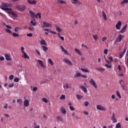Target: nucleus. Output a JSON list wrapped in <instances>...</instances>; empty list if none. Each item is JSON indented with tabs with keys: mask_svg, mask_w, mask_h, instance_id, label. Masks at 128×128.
<instances>
[{
	"mask_svg": "<svg viewBox=\"0 0 128 128\" xmlns=\"http://www.w3.org/2000/svg\"><path fill=\"white\" fill-rule=\"evenodd\" d=\"M10 4L8 3L4 2L2 3V10L8 11V13L12 14L14 18H18V15L12 11V8H10Z\"/></svg>",
	"mask_w": 128,
	"mask_h": 128,
	"instance_id": "nucleus-1",
	"label": "nucleus"
},
{
	"mask_svg": "<svg viewBox=\"0 0 128 128\" xmlns=\"http://www.w3.org/2000/svg\"><path fill=\"white\" fill-rule=\"evenodd\" d=\"M124 36L122 34H120L116 38L115 42H122V40H124Z\"/></svg>",
	"mask_w": 128,
	"mask_h": 128,
	"instance_id": "nucleus-2",
	"label": "nucleus"
},
{
	"mask_svg": "<svg viewBox=\"0 0 128 128\" xmlns=\"http://www.w3.org/2000/svg\"><path fill=\"white\" fill-rule=\"evenodd\" d=\"M16 10L19 12H24L26 10V6L23 5L17 6H16Z\"/></svg>",
	"mask_w": 128,
	"mask_h": 128,
	"instance_id": "nucleus-3",
	"label": "nucleus"
},
{
	"mask_svg": "<svg viewBox=\"0 0 128 128\" xmlns=\"http://www.w3.org/2000/svg\"><path fill=\"white\" fill-rule=\"evenodd\" d=\"M89 82L90 84H91V86H92L94 88H98V86L96 85V82H94V79L90 78Z\"/></svg>",
	"mask_w": 128,
	"mask_h": 128,
	"instance_id": "nucleus-4",
	"label": "nucleus"
},
{
	"mask_svg": "<svg viewBox=\"0 0 128 128\" xmlns=\"http://www.w3.org/2000/svg\"><path fill=\"white\" fill-rule=\"evenodd\" d=\"M5 58L6 60H8L9 62H10L12 60V56L10 54H4Z\"/></svg>",
	"mask_w": 128,
	"mask_h": 128,
	"instance_id": "nucleus-5",
	"label": "nucleus"
},
{
	"mask_svg": "<svg viewBox=\"0 0 128 128\" xmlns=\"http://www.w3.org/2000/svg\"><path fill=\"white\" fill-rule=\"evenodd\" d=\"M96 108L98 110H106V108L102 106L101 105H98L96 106Z\"/></svg>",
	"mask_w": 128,
	"mask_h": 128,
	"instance_id": "nucleus-6",
	"label": "nucleus"
},
{
	"mask_svg": "<svg viewBox=\"0 0 128 128\" xmlns=\"http://www.w3.org/2000/svg\"><path fill=\"white\" fill-rule=\"evenodd\" d=\"M122 22L118 21L116 25V30H120V26H122Z\"/></svg>",
	"mask_w": 128,
	"mask_h": 128,
	"instance_id": "nucleus-7",
	"label": "nucleus"
},
{
	"mask_svg": "<svg viewBox=\"0 0 128 128\" xmlns=\"http://www.w3.org/2000/svg\"><path fill=\"white\" fill-rule=\"evenodd\" d=\"M27 2L28 4H30L32 6L34 4H36V0H27Z\"/></svg>",
	"mask_w": 128,
	"mask_h": 128,
	"instance_id": "nucleus-8",
	"label": "nucleus"
},
{
	"mask_svg": "<svg viewBox=\"0 0 128 128\" xmlns=\"http://www.w3.org/2000/svg\"><path fill=\"white\" fill-rule=\"evenodd\" d=\"M64 62H66V64H68L69 66H72V62L71 60H68V59H64Z\"/></svg>",
	"mask_w": 128,
	"mask_h": 128,
	"instance_id": "nucleus-9",
	"label": "nucleus"
},
{
	"mask_svg": "<svg viewBox=\"0 0 128 128\" xmlns=\"http://www.w3.org/2000/svg\"><path fill=\"white\" fill-rule=\"evenodd\" d=\"M29 14H30L32 18H38V16L36 15V14H34V12H32V10H30L29 11Z\"/></svg>",
	"mask_w": 128,
	"mask_h": 128,
	"instance_id": "nucleus-10",
	"label": "nucleus"
},
{
	"mask_svg": "<svg viewBox=\"0 0 128 128\" xmlns=\"http://www.w3.org/2000/svg\"><path fill=\"white\" fill-rule=\"evenodd\" d=\"M43 24L44 28H50V26H52V24H50L44 21L43 22Z\"/></svg>",
	"mask_w": 128,
	"mask_h": 128,
	"instance_id": "nucleus-11",
	"label": "nucleus"
},
{
	"mask_svg": "<svg viewBox=\"0 0 128 128\" xmlns=\"http://www.w3.org/2000/svg\"><path fill=\"white\" fill-rule=\"evenodd\" d=\"M39 64L42 66L44 68H46V66H44V62H42V60H37Z\"/></svg>",
	"mask_w": 128,
	"mask_h": 128,
	"instance_id": "nucleus-12",
	"label": "nucleus"
},
{
	"mask_svg": "<svg viewBox=\"0 0 128 128\" xmlns=\"http://www.w3.org/2000/svg\"><path fill=\"white\" fill-rule=\"evenodd\" d=\"M111 120H112V122H116L117 120L114 116V113H112V116H111Z\"/></svg>",
	"mask_w": 128,
	"mask_h": 128,
	"instance_id": "nucleus-13",
	"label": "nucleus"
},
{
	"mask_svg": "<svg viewBox=\"0 0 128 128\" xmlns=\"http://www.w3.org/2000/svg\"><path fill=\"white\" fill-rule=\"evenodd\" d=\"M24 106H30V100H26L24 102Z\"/></svg>",
	"mask_w": 128,
	"mask_h": 128,
	"instance_id": "nucleus-14",
	"label": "nucleus"
},
{
	"mask_svg": "<svg viewBox=\"0 0 128 128\" xmlns=\"http://www.w3.org/2000/svg\"><path fill=\"white\" fill-rule=\"evenodd\" d=\"M126 28H128L127 24L125 25L124 26L123 28H122L120 30V34H124V32H126Z\"/></svg>",
	"mask_w": 128,
	"mask_h": 128,
	"instance_id": "nucleus-15",
	"label": "nucleus"
},
{
	"mask_svg": "<svg viewBox=\"0 0 128 128\" xmlns=\"http://www.w3.org/2000/svg\"><path fill=\"white\" fill-rule=\"evenodd\" d=\"M40 42L42 46H48V44H46V42L44 40L42 39V40H40Z\"/></svg>",
	"mask_w": 128,
	"mask_h": 128,
	"instance_id": "nucleus-16",
	"label": "nucleus"
},
{
	"mask_svg": "<svg viewBox=\"0 0 128 128\" xmlns=\"http://www.w3.org/2000/svg\"><path fill=\"white\" fill-rule=\"evenodd\" d=\"M22 54L23 56H22V58H28V60H30V56H28L26 52H24Z\"/></svg>",
	"mask_w": 128,
	"mask_h": 128,
	"instance_id": "nucleus-17",
	"label": "nucleus"
},
{
	"mask_svg": "<svg viewBox=\"0 0 128 128\" xmlns=\"http://www.w3.org/2000/svg\"><path fill=\"white\" fill-rule=\"evenodd\" d=\"M60 48H62V51L64 52L65 54L70 56V53H68V50L64 49V48L62 46H60Z\"/></svg>",
	"mask_w": 128,
	"mask_h": 128,
	"instance_id": "nucleus-18",
	"label": "nucleus"
},
{
	"mask_svg": "<svg viewBox=\"0 0 128 128\" xmlns=\"http://www.w3.org/2000/svg\"><path fill=\"white\" fill-rule=\"evenodd\" d=\"M60 110L62 114H66V109H64V108L62 107L60 108Z\"/></svg>",
	"mask_w": 128,
	"mask_h": 128,
	"instance_id": "nucleus-19",
	"label": "nucleus"
},
{
	"mask_svg": "<svg viewBox=\"0 0 128 128\" xmlns=\"http://www.w3.org/2000/svg\"><path fill=\"white\" fill-rule=\"evenodd\" d=\"M80 88L81 90H83V92H88V90H87L86 88V87H84V86H80Z\"/></svg>",
	"mask_w": 128,
	"mask_h": 128,
	"instance_id": "nucleus-20",
	"label": "nucleus"
},
{
	"mask_svg": "<svg viewBox=\"0 0 128 128\" xmlns=\"http://www.w3.org/2000/svg\"><path fill=\"white\" fill-rule=\"evenodd\" d=\"M44 32H50V34H56V32L54 31H52L48 28L44 29Z\"/></svg>",
	"mask_w": 128,
	"mask_h": 128,
	"instance_id": "nucleus-21",
	"label": "nucleus"
},
{
	"mask_svg": "<svg viewBox=\"0 0 128 128\" xmlns=\"http://www.w3.org/2000/svg\"><path fill=\"white\" fill-rule=\"evenodd\" d=\"M95 70H98V72H102L104 70H106V69L102 68H95Z\"/></svg>",
	"mask_w": 128,
	"mask_h": 128,
	"instance_id": "nucleus-22",
	"label": "nucleus"
},
{
	"mask_svg": "<svg viewBox=\"0 0 128 128\" xmlns=\"http://www.w3.org/2000/svg\"><path fill=\"white\" fill-rule=\"evenodd\" d=\"M128 0H124L120 3V6H124L126 4H128Z\"/></svg>",
	"mask_w": 128,
	"mask_h": 128,
	"instance_id": "nucleus-23",
	"label": "nucleus"
},
{
	"mask_svg": "<svg viewBox=\"0 0 128 128\" xmlns=\"http://www.w3.org/2000/svg\"><path fill=\"white\" fill-rule=\"evenodd\" d=\"M56 120H58V122H64V119L62 118V116H58L56 117Z\"/></svg>",
	"mask_w": 128,
	"mask_h": 128,
	"instance_id": "nucleus-24",
	"label": "nucleus"
},
{
	"mask_svg": "<svg viewBox=\"0 0 128 128\" xmlns=\"http://www.w3.org/2000/svg\"><path fill=\"white\" fill-rule=\"evenodd\" d=\"M102 14L103 16V18H104V20H108V18L106 17V12H104V11L102 12Z\"/></svg>",
	"mask_w": 128,
	"mask_h": 128,
	"instance_id": "nucleus-25",
	"label": "nucleus"
},
{
	"mask_svg": "<svg viewBox=\"0 0 128 128\" xmlns=\"http://www.w3.org/2000/svg\"><path fill=\"white\" fill-rule=\"evenodd\" d=\"M75 52H77V54H80V56H82V52H80V50L76 48L74 49Z\"/></svg>",
	"mask_w": 128,
	"mask_h": 128,
	"instance_id": "nucleus-26",
	"label": "nucleus"
},
{
	"mask_svg": "<svg viewBox=\"0 0 128 128\" xmlns=\"http://www.w3.org/2000/svg\"><path fill=\"white\" fill-rule=\"evenodd\" d=\"M82 76V73L77 72L76 74L74 75V78H79Z\"/></svg>",
	"mask_w": 128,
	"mask_h": 128,
	"instance_id": "nucleus-27",
	"label": "nucleus"
},
{
	"mask_svg": "<svg viewBox=\"0 0 128 128\" xmlns=\"http://www.w3.org/2000/svg\"><path fill=\"white\" fill-rule=\"evenodd\" d=\"M56 2L57 4H66V2L62 0H60V1H58Z\"/></svg>",
	"mask_w": 128,
	"mask_h": 128,
	"instance_id": "nucleus-28",
	"label": "nucleus"
},
{
	"mask_svg": "<svg viewBox=\"0 0 128 128\" xmlns=\"http://www.w3.org/2000/svg\"><path fill=\"white\" fill-rule=\"evenodd\" d=\"M56 30L58 32H62V29L60 28L58 26H56Z\"/></svg>",
	"mask_w": 128,
	"mask_h": 128,
	"instance_id": "nucleus-29",
	"label": "nucleus"
},
{
	"mask_svg": "<svg viewBox=\"0 0 128 128\" xmlns=\"http://www.w3.org/2000/svg\"><path fill=\"white\" fill-rule=\"evenodd\" d=\"M76 98L77 100H82V96L80 95L76 94Z\"/></svg>",
	"mask_w": 128,
	"mask_h": 128,
	"instance_id": "nucleus-30",
	"label": "nucleus"
},
{
	"mask_svg": "<svg viewBox=\"0 0 128 128\" xmlns=\"http://www.w3.org/2000/svg\"><path fill=\"white\" fill-rule=\"evenodd\" d=\"M80 70L84 72H90V71L84 68H81Z\"/></svg>",
	"mask_w": 128,
	"mask_h": 128,
	"instance_id": "nucleus-31",
	"label": "nucleus"
},
{
	"mask_svg": "<svg viewBox=\"0 0 128 128\" xmlns=\"http://www.w3.org/2000/svg\"><path fill=\"white\" fill-rule=\"evenodd\" d=\"M42 50H44V52H47L48 50V47H46V46H42Z\"/></svg>",
	"mask_w": 128,
	"mask_h": 128,
	"instance_id": "nucleus-32",
	"label": "nucleus"
},
{
	"mask_svg": "<svg viewBox=\"0 0 128 128\" xmlns=\"http://www.w3.org/2000/svg\"><path fill=\"white\" fill-rule=\"evenodd\" d=\"M48 62L50 64H51V66H54V64L52 59H48Z\"/></svg>",
	"mask_w": 128,
	"mask_h": 128,
	"instance_id": "nucleus-33",
	"label": "nucleus"
},
{
	"mask_svg": "<svg viewBox=\"0 0 128 128\" xmlns=\"http://www.w3.org/2000/svg\"><path fill=\"white\" fill-rule=\"evenodd\" d=\"M63 88H70V86L69 85V84H65V86L64 85L63 86Z\"/></svg>",
	"mask_w": 128,
	"mask_h": 128,
	"instance_id": "nucleus-34",
	"label": "nucleus"
},
{
	"mask_svg": "<svg viewBox=\"0 0 128 128\" xmlns=\"http://www.w3.org/2000/svg\"><path fill=\"white\" fill-rule=\"evenodd\" d=\"M78 0H72V4H76Z\"/></svg>",
	"mask_w": 128,
	"mask_h": 128,
	"instance_id": "nucleus-35",
	"label": "nucleus"
},
{
	"mask_svg": "<svg viewBox=\"0 0 128 128\" xmlns=\"http://www.w3.org/2000/svg\"><path fill=\"white\" fill-rule=\"evenodd\" d=\"M6 32H8V34H12V30H10L8 28H6Z\"/></svg>",
	"mask_w": 128,
	"mask_h": 128,
	"instance_id": "nucleus-36",
	"label": "nucleus"
},
{
	"mask_svg": "<svg viewBox=\"0 0 128 128\" xmlns=\"http://www.w3.org/2000/svg\"><path fill=\"white\" fill-rule=\"evenodd\" d=\"M116 128H122V124H120V123L118 122L116 124Z\"/></svg>",
	"mask_w": 128,
	"mask_h": 128,
	"instance_id": "nucleus-37",
	"label": "nucleus"
},
{
	"mask_svg": "<svg viewBox=\"0 0 128 128\" xmlns=\"http://www.w3.org/2000/svg\"><path fill=\"white\" fill-rule=\"evenodd\" d=\"M16 102L18 104H22V99H18L16 101Z\"/></svg>",
	"mask_w": 128,
	"mask_h": 128,
	"instance_id": "nucleus-38",
	"label": "nucleus"
},
{
	"mask_svg": "<svg viewBox=\"0 0 128 128\" xmlns=\"http://www.w3.org/2000/svg\"><path fill=\"white\" fill-rule=\"evenodd\" d=\"M124 53H122V52H121L120 53V57L119 58H122V57L124 56Z\"/></svg>",
	"mask_w": 128,
	"mask_h": 128,
	"instance_id": "nucleus-39",
	"label": "nucleus"
},
{
	"mask_svg": "<svg viewBox=\"0 0 128 128\" xmlns=\"http://www.w3.org/2000/svg\"><path fill=\"white\" fill-rule=\"evenodd\" d=\"M116 96L119 98H122V96H120V92L116 91Z\"/></svg>",
	"mask_w": 128,
	"mask_h": 128,
	"instance_id": "nucleus-40",
	"label": "nucleus"
},
{
	"mask_svg": "<svg viewBox=\"0 0 128 128\" xmlns=\"http://www.w3.org/2000/svg\"><path fill=\"white\" fill-rule=\"evenodd\" d=\"M42 102H46V104H48V99L46 98H42Z\"/></svg>",
	"mask_w": 128,
	"mask_h": 128,
	"instance_id": "nucleus-41",
	"label": "nucleus"
},
{
	"mask_svg": "<svg viewBox=\"0 0 128 128\" xmlns=\"http://www.w3.org/2000/svg\"><path fill=\"white\" fill-rule=\"evenodd\" d=\"M14 82H20V78H14Z\"/></svg>",
	"mask_w": 128,
	"mask_h": 128,
	"instance_id": "nucleus-42",
	"label": "nucleus"
},
{
	"mask_svg": "<svg viewBox=\"0 0 128 128\" xmlns=\"http://www.w3.org/2000/svg\"><path fill=\"white\" fill-rule=\"evenodd\" d=\"M14 76L13 74L10 75L9 76V80H14Z\"/></svg>",
	"mask_w": 128,
	"mask_h": 128,
	"instance_id": "nucleus-43",
	"label": "nucleus"
},
{
	"mask_svg": "<svg viewBox=\"0 0 128 128\" xmlns=\"http://www.w3.org/2000/svg\"><path fill=\"white\" fill-rule=\"evenodd\" d=\"M12 36H14V38H18V34L17 33H13L12 34Z\"/></svg>",
	"mask_w": 128,
	"mask_h": 128,
	"instance_id": "nucleus-44",
	"label": "nucleus"
},
{
	"mask_svg": "<svg viewBox=\"0 0 128 128\" xmlns=\"http://www.w3.org/2000/svg\"><path fill=\"white\" fill-rule=\"evenodd\" d=\"M93 38H94V40H98V35H94H94H93Z\"/></svg>",
	"mask_w": 128,
	"mask_h": 128,
	"instance_id": "nucleus-45",
	"label": "nucleus"
},
{
	"mask_svg": "<svg viewBox=\"0 0 128 128\" xmlns=\"http://www.w3.org/2000/svg\"><path fill=\"white\" fill-rule=\"evenodd\" d=\"M30 23L32 24V26H36V22H34V21L32 20L30 21Z\"/></svg>",
	"mask_w": 128,
	"mask_h": 128,
	"instance_id": "nucleus-46",
	"label": "nucleus"
},
{
	"mask_svg": "<svg viewBox=\"0 0 128 128\" xmlns=\"http://www.w3.org/2000/svg\"><path fill=\"white\" fill-rule=\"evenodd\" d=\"M66 98V96L62 94L60 96V100H64Z\"/></svg>",
	"mask_w": 128,
	"mask_h": 128,
	"instance_id": "nucleus-47",
	"label": "nucleus"
},
{
	"mask_svg": "<svg viewBox=\"0 0 128 128\" xmlns=\"http://www.w3.org/2000/svg\"><path fill=\"white\" fill-rule=\"evenodd\" d=\"M34 128H40V125H38L36 122H34Z\"/></svg>",
	"mask_w": 128,
	"mask_h": 128,
	"instance_id": "nucleus-48",
	"label": "nucleus"
},
{
	"mask_svg": "<svg viewBox=\"0 0 128 128\" xmlns=\"http://www.w3.org/2000/svg\"><path fill=\"white\" fill-rule=\"evenodd\" d=\"M104 66L106 68H112V65H108V64H106Z\"/></svg>",
	"mask_w": 128,
	"mask_h": 128,
	"instance_id": "nucleus-49",
	"label": "nucleus"
},
{
	"mask_svg": "<svg viewBox=\"0 0 128 128\" xmlns=\"http://www.w3.org/2000/svg\"><path fill=\"white\" fill-rule=\"evenodd\" d=\"M18 30H20V28L18 27H16L14 28V32H18Z\"/></svg>",
	"mask_w": 128,
	"mask_h": 128,
	"instance_id": "nucleus-50",
	"label": "nucleus"
},
{
	"mask_svg": "<svg viewBox=\"0 0 128 128\" xmlns=\"http://www.w3.org/2000/svg\"><path fill=\"white\" fill-rule=\"evenodd\" d=\"M27 36H29L30 38H32V33H30L26 34Z\"/></svg>",
	"mask_w": 128,
	"mask_h": 128,
	"instance_id": "nucleus-51",
	"label": "nucleus"
},
{
	"mask_svg": "<svg viewBox=\"0 0 128 128\" xmlns=\"http://www.w3.org/2000/svg\"><path fill=\"white\" fill-rule=\"evenodd\" d=\"M108 49H105L104 51V54H108Z\"/></svg>",
	"mask_w": 128,
	"mask_h": 128,
	"instance_id": "nucleus-52",
	"label": "nucleus"
},
{
	"mask_svg": "<svg viewBox=\"0 0 128 128\" xmlns=\"http://www.w3.org/2000/svg\"><path fill=\"white\" fill-rule=\"evenodd\" d=\"M36 52L38 54V56H40V52L38 50H36Z\"/></svg>",
	"mask_w": 128,
	"mask_h": 128,
	"instance_id": "nucleus-53",
	"label": "nucleus"
},
{
	"mask_svg": "<svg viewBox=\"0 0 128 128\" xmlns=\"http://www.w3.org/2000/svg\"><path fill=\"white\" fill-rule=\"evenodd\" d=\"M119 84L122 85H124V80H120L119 81Z\"/></svg>",
	"mask_w": 128,
	"mask_h": 128,
	"instance_id": "nucleus-54",
	"label": "nucleus"
},
{
	"mask_svg": "<svg viewBox=\"0 0 128 128\" xmlns=\"http://www.w3.org/2000/svg\"><path fill=\"white\" fill-rule=\"evenodd\" d=\"M82 48H86L87 50L88 48V46H86V45H84V44H82Z\"/></svg>",
	"mask_w": 128,
	"mask_h": 128,
	"instance_id": "nucleus-55",
	"label": "nucleus"
},
{
	"mask_svg": "<svg viewBox=\"0 0 128 128\" xmlns=\"http://www.w3.org/2000/svg\"><path fill=\"white\" fill-rule=\"evenodd\" d=\"M81 78H86L88 76L86 75H83L81 74Z\"/></svg>",
	"mask_w": 128,
	"mask_h": 128,
	"instance_id": "nucleus-56",
	"label": "nucleus"
},
{
	"mask_svg": "<svg viewBox=\"0 0 128 128\" xmlns=\"http://www.w3.org/2000/svg\"><path fill=\"white\" fill-rule=\"evenodd\" d=\"M69 108H70V110H71L72 111L74 110V108L72 106H70L69 107Z\"/></svg>",
	"mask_w": 128,
	"mask_h": 128,
	"instance_id": "nucleus-57",
	"label": "nucleus"
},
{
	"mask_svg": "<svg viewBox=\"0 0 128 128\" xmlns=\"http://www.w3.org/2000/svg\"><path fill=\"white\" fill-rule=\"evenodd\" d=\"M84 106H88V102L86 101L84 102Z\"/></svg>",
	"mask_w": 128,
	"mask_h": 128,
	"instance_id": "nucleus-58",
	"label": "nucleus"
},
{
	"mask_svg": "<svg viewBox=\"0 0 128 128\" xmlns=\"http://www.w3.org/2000/svg\"><path fill=\"white\" fill-rule=\"evenodd\" d=\"M21 50H22V54H23L24 52V47H21Z\"/></svg>",
	"mask_w": 128,
	"mask_h": 128,
	"instance_id": "nucleus-59",
	"label": "nucleus"
},
{
	"mask_svg": "<svg viewBox=\"0 0 128 128\" xmlns=\"http://www.w3.org/2000/svg\"><path fill=\"white\" fill-rule=\"evenodd\" d=\"M36 16H38L39 18H42V16L40 15V13L37 14V15H36Z\"/></svg>",
	"mask_w": 128,
	"mask_h": 128,
	"instance_id": "nucleus-60",
	"label": "nucleus"
},
{
	"mask_svg": "<svg viewBox=\"0 0 128 128\" xmlns=\"http://www.w3.org/2000/svg\"><path fill=\"white\" fill-rule=\"evenodd\" d=\"M108 60H110V62H112V57L110 56L108 58Z\"/></svg>",
	"mask_w": 128,
	"mask_h": 128,
	"instance_id": "nucleus-61",
	"label": "nucleus"
},
{
	"mask_svg": "<svg viewBox=\"0 0 128 128\" xmlns=\"http://www.w3.org/2000/svg\"><path fill=\"white\" fill-rule=\"evenodd\" d=\"M36 90H38V88H36V87H34V88H33V91H34V92H36Z\"/></svg>",
	"mask_w": 128,
	"mask_h": 128,
	"instance_id": "nucleus-62",
	"label": "nucleus"
},
{
	"mask_svg": "<svg viewBox=\"0 0 128 128\" xmlns=\"http://www.w3.org/2000/svg\"><path fill=\"white\" fill-rule=\"evenodd\" d=\"M14 84H9V88H14Z\"/></svg>",
	"mask_w": 128,
	"mask_h": 128,
	"instance_id": "nucleus-63",
	"label": "nucleus"
},
{
	"mask_svg": "<svg viewBox=\"0 0 128 128\" xmlns=\"http://www.w3.org/2000/svg\"><path fill=\"white\" fill-rule=\"evenodd\" d=\"M4 60V56L0 57V60L1 61H3Z\"/></svg>",
	"mask_w": 128,
	"mask_h": 128,
	"instance_id": "nucleus-64",
	"label": "nucleus"
}]
</instances>
